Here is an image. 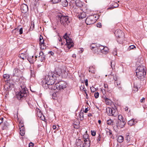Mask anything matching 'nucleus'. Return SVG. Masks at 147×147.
Wrapping results in <instances>:
<instances>
[{"mask_svg": "<svg viewBox=\"0 0 147 147\" xmlns=\"http://www.w3.org/2000/svg\"><path fill=\"white\" fill-rule=\"evenodd\" d=\"M21 71L19 69L16 68L13 71V76L19 77L21 74Z\"/></svg>", "mask_w": 147, "mask_h": 147, "instance_id": "obj_10", "label": "nucleus"}, {"mask_svg": "<svg viewBox=\"0 0 147 147\" xmlns=\"http://www.w3.org/2000/svg\"><path fill=\"white\" fill-rule=\"evenodd\" d=\"M84 144L86 145V147H89L90 146V141L88 138V135L86 134L83 136Z\"/></svg>", "mask_w": 147, "mask_h": 147, "instance_id": "obj_6", "label": "nucleus"}, {"mask_svg": "<svg viewBox=\"0 0 147 147\" xmlns=\"http://www.w3.org/2000/svg\"><path fill=\"white\" fill-rule=\"evenodd\" d=\"M19 57L21 59L23 60L25 59L26 58V57L24 54L23 53H21L19 55Z\"/></svg>", "mask_w": 147, "mask_h": 147, "instance_id": "obj_27", "label": "nucleus"}, {"mask_svg": "<svg viewBox=\"0 0 147 147\" xmlns=\"http://www.w3.org/2000/svg\"><path fill=\"white\" fill-rule=\"evenodd\" d=\"M98 50L99 52H100L101 53L102 50H103L104 47L102 45H100L99 47H98Z\"/></svg>", "mask_w": 147, "mask_h": 147, "instance_id": "obj_31", "label": "nucleus"}, {"mask_svg": "<svg viewBox=\"0 0 147 147\" xmlns=\"http://www.w3.org/2000/svg\"><path fill=\"white\" fill-rule=\"evenodd\" d=\"M43 44H42V45L43 46L45 47V44L44 43V42H43Z\"/></svg>", "mask_w": 147, "mask_h": 147, "instance_id": "obj_63", "label": "nucleus"}, {"mask_svg": "<svg viewBox=\"0 0 147 147\" xmlns=\"http://www.w3.org/2000/svg\"><path fill=\"white\" fill-rule=\"evenodd\" d=\"M137 122L138 121L136 120V119H132L128 121V123L130 126H132L134 125L136 123H137Z\"/></svg>", "mask_w": 147, "mask_h": 147, "instance_id": "obj_14", "label": "nucleus"}, {"mask_svg": "<svg viewBox=\"0 0 147 147\" xmlns=\"http://www.w3.org/2000/svg\"><path fill=\"white\" fill-rule=\"evenodd\" d=\"M34 144L32 142H30L29 144V147H34Z\"/></svg>", "mask_w": 147, "mask_h": 147, "instance_id": "obj_42", "label": "nucleus"}, {"mask_svg": "<svg viewBox=\"0 0 147 147\" xmlns=\"http://www.w3.org/2000/svg\"><path fill=\"white\" fill-rule=\"evenodd\" d=\"M114 34L116 37H117L119 38H121L124 34L123 32L120 30H116L114 32Z\"/></svg>", "mask_w": 147, "mask_h": 147, "instance_id": "obj_9", "label": "nucleus"}, {"mask_svg": "<svg viewBox=\"0 0 147 147\" xmlns=\"http://www.w3.org/2000/svg\"><path fill=\"white\" fill-rule=\"evenodd\" d=\"M20 133L21 135L22 136H24L25 133V130L24 127H20Z\"/></svg>", "mask_w": 147, "mask_h": 147, "instance_id": "obj_19", "label": "nucleus"}, {"mask_svg": "<svg viewBox=\"0 0 147 147\" xmlns=\"http://www.w3.org/2000/svg\"><path fill=\"white\" fill-rule=\"evenodd\" d=\"M109 78L110 79L109 81L111 82L114 80L115 81H116L117 80V78L116 77L115 78V76H114L113 74H112V73H111V74L109 75Z\"/></svg>", "mask_w": 147, "mask_h": 147, "instance_id": "obj_15", "label": "nucleus"}, {"mask_svg": "<svg viewBox=\"0 0 147 147\" xmlns=\"http://www.w3.org/2000/svg\"><path fill=\"white\" fill-rule=\"evenodd\" d=\"M125 140L127 142H129L130 140V137L128 133L126 134Z\"/></svg>", "mask_w": 147, "mask_h": 147, "instance_id": "obj_25", "label": "nucleus"}, {"mask_svg": "<svg viewBox=\"0 0 147 147\" xmlns=\"http://www.w3.org/2000/svg\"><path fill=\"white\" fill-rule=\"evenodd\" d=\"M80 88L81 90H82L85 91V90H86V89H85L84 87V85H83V86L81 85L80 87Z\"/></svg>", "mask_w": 147, "mask_h": 147, "instance_id": "obj_40", "label": "nucleus"}, {"mask_svg": "<svg viewBox=\"0 0 147 147\" xmlns=\"http://www.w3.org/2000/svg\"><path fill=\"white\" fill-rule=\"evenodd\" d=\"M104 87L105 88H108V84H104Z\"/></svg>", "mask_w": 147, "mask_h": 147, "instance_id": "obj_51", "label": "nucleus"}, {"mask_svg": "<svg viewBox=\"0 0 147 147\" xmlns=\"http://www.w3.org/2000/svg\"><path fill=\"white\" fill-rule=\"evenodd\" d=\"M107 124L109 125H113L114 124L113 121L112 120L110 119L107 120Z\"/></svg>", "mask_w": 147, "mask_h": 147, "instance_id": "obj_32", "label": "nucleus"}, {"mask_svg": "<svg viewBox=\"0 0 147 147\" xmlns=\"http://www.w3.org/2000/svg\"><path fill=\"white\" fill-rule=\"evenodd\" d=\"M89 71L91 73L94 74L95 73L94 68L93 67H90L89 69Z\"/></svg>", "mask_w": 147, "mask_h": 147, "instance_id": "obj_26", "label": "nucleus"}, {"mask_svg": "<svg viewBox=\"0 0 147 147\" xmlns=\"http://www.w3.org/2000/svg\"><path fill=\"white\" fill-rule=\"evenodd\" d=\"M66 42V45L67 47L69 49H70L71 47L74 46V43L71 38H69V37L67 35V33H66L63 36Z\"/></svg>", "mask_w": 147, "mask_h": 147, "instance_id": "obj_5", "label": "nucleus"}, {"mask_svg": "<svg viewBox=\"0 0 147 147\" xmlns=\"http://www.w3.org/2000/svg\"><path fill=\"white\" fill-rule=\"evenodd\" d=\"M99 93L98 92H96L94 93V96L95 98H97L99 96Z\"/></svg>", "mask_w": 147, "mask_h": 147, "instance_id": "obj_39", "label": "nucleus"}, {"mask_svg": "<svg viewBox=\"0 0 147 147\" xmlns=\"http://www.w3.org/2000/svg\"><path fill=\"white\" fill-rule=\"evenodd\" d=\"M112 109L109 107H107L106 108V112L108 115L109 116H111L113 115L112 113Z\"/></svg>", "mask_w": 147, "mask_h": 147, "instance_id": "obj_17", "label": "nucleus"}, {"mask_svg": "<svg viewBox=\"0 0 147 147\" xmlns=\"http://www.w3.org/2000/svg\"><path fill=\"white\" fill-rule=\"evenodd\" d=\"M21 10L22 13H25L28 11V5L25 4H23L20 6Z\"/></svg>", "mask_w": 147, "mask_h": 147, "instance_id": "obj_8", "label": "nucleus"}, {"mask_svg": "<svg viewBox=\"0 0 147 147\" xmlns=\"http://www.w3.org/2000/svg\"><path fill=\"white\" fill-rule=\"evenodd\" d=\"M32 71H31V76H33V74H32Z\"/></svg>", "mask_w": 147, "mask_h": 147, "instance_id": "obj_64", "label": "nucleus"}, {"mask_svg": "<svg viewBox=\"0 0 147 147\" xmlns=\"http://www.w3.org/2000/svg\"><path fill=\"white\" fill-rule=\"evenodd\" d=\"M125 123V120L118 121L116 123L117 127H119L121 128H123L124 126Z\"/></svg>", "mask_w": 147, "mask_h": 147, "instance_id": "obj_11", "label": "nucleus"}, {"mask_svg": "<svg viewBox=\"0 0 147 147\" xmlns=\"http://www.w3.org/2000/svg\"><path fill=\"white\" fill-rule=\"evenodd\" d=\"M48 53L50 55H51L52 56L53 55H54L53 52L52 51H49V52Z\"/></svg>", "mask_w": 147, "mask_h": 147, "instance_id": "obj_49", "label": "nucleus"}, {"mask_svg": "<svg viewBox=\"0 0 147 147\" xmlns=\"http://www.w3.org/2000/svg\"><path fill=\"white\" fill-rule=\"evenodd\" d=\"M58 16L61 24L64 26L68 25L69 23V18L68 16H63L61 14Z\"/></svg>", "mask_w": 147, "mask_h": 147, "instance_id": "obj_4", "label": "nucleus"}, {"mask_svg": "<svg viewBox=\"0 0 147 147\" xmlns=\"http://www.w3.org/2000/svg\"><path fill=\"white\" fill-rule=\"evenodd\" d=\"M96 26L97 27L100 28L101 27V23L99 22L96 24Z\"/></svg>", "mask_w": 147, "mask_h": 147, "instance_id": "obj_44", "label": "nucleus"}, {"mask_svg": "<svg viewBox=\"0 0 147 147\" xmlns=\"http://www.w3.org/2000/svg\"><path fill=\"white\" fill-rule=\"evenodd\" d=\"M74 127L75 128L78 129L79 128V125L78 124V125H77L76 126H74Z\"/></svg>", "mask_w": 147, "mask_h": 147, "instance_id": "obj_57", "label": "nucleus"}, {"mask_svg": "<svg viewBox=\"0 0 147 147\" xmlns=\"http://www.w3.org/2000/svg\"><path fill=\"white\" fill-rule=\"evenodd\" d=\"M43 53L42 52H41L40 53V55L41 56V61H42L43 60L45 59V57L43 56H42V55H43Z\"/></svg>", "mask_w": 147, "mask_h": 147, "instance_id": "obj_36", "label": "nucleus"}, {"mask_svg": "<svg viewBox=\"0 0 147 147\" xmlns=\"http://www.w3.org/2000/svg\"><path fill=\"white\" fill-rule=\"evenodd\" d=\"M145 68L144 66H140L137 67L136 70L137 78L141 80H144V76L146 75Z\"/></svg>", "mask_w": 147, "mask_h": 147, "instance_id": "obj_2", "label": "nucleus"}, {"mask_svg": "<svg viewBox=\"0 0 147 147\" xmlns=\"http://www.w3.org/2000/svg\"><path fill=\"white\" fill-rule=\"evenodd\" d=\"M44 39H43L41 41H39V42L40 45H42V44H44L43 42H44Z\"/></svg>", "mask_w": 147, "mask_h": 147, "instance_id": "obj_47", "label": "nucleus"}, {"mask_svg": "<svg viewBox=\"0 0 147 147\" xmlns=\"http://www.w3.org/2000/svg\"><path fill=\"white\" fill-rule=\"evenodd\" d=\"M88 117H90V116H92V114L91 113H89L88 115Z\"/></svg>", "mask_w": 147, "mask_h": 147, "instance_id": "obj_61", "label": "nucleus"}, {"mask_svg": "<svg viewBox=\"0 0 147 147\" xmlns=\"http://www.w3.org/2000/svg\"><path fill=\"white\" fill-rule=\"evenodd\" d=\"M91 90L92 92H94L95 91V88H93L92 89L91 88Z\"/></svg>", "mask_w": 147, "mask_h": 147, "instance_id": "obj_58", "label": "nucleus"}, {"mask_svg": "<svg viewBox=\"0 0 147 147\" xmlns=\"http://www.w3.org/2000/svg\"><path fill=\"white\" fill-rule=\"evenodd\" d=\"M128 110V108L127 107H126L125 108V111H127Z\"/></svg>", "mask_w": 147, "mask_h": 147, "instance_id": "obj_62", "label": "nucleus"}, {"mask_svg": "<svg viewBox=\"0 0 147 147\" xmlns=\"http://www.w3.org/2000/svg\"><path fill=\"white\" fill-rule=\"evenodd\" d=\"M118 121L124 120L123 116L121 115H119L118 116Z\"/></svg>", "mask_w": 147, "mask_h": 147, "instance_id": "obj_33", "label": "nucleus"}, {"mask_svg": "<svg viewBox=\"0 0 147 147\" xmlns=\"http://www.w3.org/2000/svg\"><path fill=\"white\" fill-rule=\"evenodd\" d=\"M145 98H143L142 99L140 100V102H144Z\"/></svg>", "mask_w": 147, "mask_h": 147, "instance_id": "obj_53", "label": "nucleus"}, {"mask_svg": "<svg viewBox=\"0 0 147 147\" xmlns=\"http://www.w3.org/2000/svg\"><path fill=\"white\" fill-rule=\"evenodd\" d=\"M111 67L112 69H115V61H112L111 62Z\"/></svg>", "mask_w": 147, "mask_h": 147, "instance_id": "obj_29", "label": "nucleus"}, {"mask_svg": "<svg viewBox=\"0 0 147 147\" xmlns=\"http://www.w3.org/2000/svg\"><path fill=\"white\" fill-rule=\"evenodd\" d=\"M3 77L4 78L5 80V81H7L9 80L10 76L8 74H4L3 75Z\"/></svg>", "mask_w": 147, "mask_h": 147, "instance_id": "obj_23", "label": "nucleus"}, {"mask_svg": "<svg viewBox=\"0 0 147 147\" xmlns=\"http://www.w3.org/2000/svg\"><path fill=\"white\" fill-rule=\"evenodd\" d=\"M61 1V0H51V1L52 2L53 4L59 3Z\"/></svg>", "mask_w": 147, "mask_h": 147, "instance_id": "obj_34", "label": "nucleus"}, {"mask_svg": "<svg viewBox=\"0 0 147 147\" xmlns=\"http://www.w3.org/2000/svg\"><path fill=\"white\" fill-rule=\"evenodd\" d=\"M112 114H113L112 116H115L117 115L116 113H115V110L113 108L112 109Z\"/></svg>", "mask_w": 147, "mask_h": 147, "instance_id": "obj_38", "label": "nucleus"}, {"mask_svg": "<svg viewBox=\"0 0 147 147\" xmlns=\"http://www.w3.org/2000/svg\"><path fill=\"white\" fill-rule=\"evenodd\" d=\"M108 131H107V134L109 137H111L113 136L111 131L109 129H108Z\"/></svg>", "mask_w": 147, "mask_h": 147, "instance_id": "obj_28", "label": "nucleus"}, {"mask_svg": "<svg viewBox=\"0 0 147 147\" xmlns=\"http://www.w3.org/2000/svg\"><path fill=\"white\" fill-rule=\"evenodd\" d=\"M86 14L84 13H82L80 16L79 18L82 19L86 17Z\"/></svg>", "mask_w": 147, "mask_h": 147, "instance_id": "obj_30", "label": "nucleus"}, {"mask_svg": "<svg viewBox=\"0 0 147 147\" xmlns=\"http://www.w3.org/2000/svg\"><path fill=\"white\" fill-rule=\"evenodd\" d=\"M60 2L63 7H66L68 5V3L66 0H61Z\"/></svg>", "mask_w": 147, "mask_h": 147, "instance_id": "obj_20", "label": "nucleus"}, {"mask_svg": "<svg viewBox=\"0 0 147 147\" xmlns=\"http://www.w3.org/2000/svg\"><path fill=\"white\" fill-rule=\"evenodd\" d=\"M90 49L92 50L95 53H98L99 51L98 50V47L95 46V47H90Z\"/></svg>", "mask_w": 147, "mask_h": 147, "instance_id": "obj_18", "label": "nucleus"}, {"mask_svg": "<svg viewBox=\"0 0 147 147\" xmlns=\"http://www.w3.org/2000/svg\"><path fill=\"white\" fill-rule=\"evenodd\" d=\"M88 80L87 79H86L85 81V84L87 86H88Z\"/></svg>", "mask_w": 147, "mask_h": 147, "instance_id": "obj_54", "label": "nucleus"}, {"mask_svg": "<svg viewBox=\"0 0 147 147\" xmlns=\"http://www.w3.org/2000/svg\"><path fill=\"white\" fill-rule=\"evenodd\" d=\"M3 118H2L0 119V124H1L3 122Z\"/></svg>", "mask_w": 147, "mask_h": 147, "instance_id": "obj_52", "label": "nucleus"}, {"mask_svg": "<svg viewBox=\"0 0 147 147\" xmlns=\"http://www.w3.org/2000/svg\"><path fill=\"white\" fill-rule=\"evenodd\" d=\"M20 34H21L23 33V28H21L19 30Z\"/></svg>", "mask_w": 147, "mask_h": 147, "instance_id": "obj_45", "label": "nucleus"}, {"mask_svg": "<svg viewBox=\"0 0 147 147\" xmlns=\"http://www.w3.org/2000/svg\"><path fill=\"white\" fill-rule=\"evenodd\" d=\"M9 124L7 121H4L3 123V125L2 128L3 130L7 129L9 127Z\"/></svg>", "mask_w": 147, "mask_h": 147, "instance_id": "obj_16", "label": "nucleus"}, {"mask_svg": "<svg viewBox=\"0 0 147 147\" xmlns=\"http://www.w3.org/2000/svg\"><path fill=\"white\" fill-rule=\"evenodd\" d=\"M19 125L20 127H24L23 124L21 123L20 122L19 123Z\"/></svg>", "mask_w": 147, "mask_h": 147, "instance_id": "obj_50", "label": "nucleus"}, {"mask_svg": "<svg viewBox=\"0 0 147 147\" xmlns=\"http://www.w3.org/2000/svg\"><path fill=\"white\" fill-rule=\"evenodd\" d=\"M108 48L106 47H105L103 50H102L101 53L103 54H106L108 52Z\"/></svg>", "mask_w": 147, "mask_h": 147, "instance_id": "obj_24", "label": "nucleus"}, {"mask_svg": "<svg viewBox=\"0 0 147 147\" xmlns=\"http://www.w3.org/2000/svg\"><path fill=\"white\" fill-rule=\"evenodd\" d=\"M119 6V5L117 3H115L114 4V5L113 6V8H115L118 7Z\"/></svg>", "mask_w": 147, "mask_h": 147, "instance_id": "obj_41", "label": "nucleus"}, {"mask_svg": "<svg viewBox=\"0 0 147 147\" xmlns=\"http://www.w3.org/2000/svg\"><path fill=\"white\" fill-rule=\"evenodd\" d=\"M135 48H136V47L134 45H131L128 48V50L130 51L131 50L134 49Z\"/></svg>", "mask_w": 147, "mask_h": 147, "instance_id": "obj_35", "label": "nucleus"}, {"mask_svg": "<svg viewBox=\"0 0 147 147\" xmlns=\"http://www.w3.org/2000/svg\"><path fill=\"white\" fill-rule=\"evenodd\" d=\"M91 134L93 136H95L96 133V132L94 131H91Z\"/></svg>", "mask_w": 147, "mask_h": 147, "instance_id": "obj_43", "label": "nucleus"}, {"mask_svg": "<svg viewBox=\"0 0 147 147\" xmlns=\"http://www.w3.org/2000/svg\"><path fill=\"white\" fill-rule=\"evenodd\" d=\"M100 138H101L100 135V134H99L98 136V137L97 138V140L98 142L100 141Z\"/></svg>", "mask_w": 147, "mask_h": 147, "instance_id": "obj_46", "label": "nucleus"}, {"mask_svg": "<svg viewBox=\"0 0 147 147\" xmlns=\"http://www.w3.org/2000/svg\"><path fill=\"white\" fill-rule=\"evenodd\" d=\"M13 84H9L5 85L4 86V88L8 92L11 90L12 88L13 87Z\"/></svg>", "mask_w": 147, "mask_h": 147, "instance_id": "obj_13", "label": "nucleus"}, {"mask_svg": "<svg viewBox=\"0 0 147 147\" xmlns=\"http://www.w3.org/2000/svg\"><path fill=\"white\" fill-rule=\"evenodd\" d=\"M76 144L78 147H86V145L84 144L80 139H78L77 141Z\"/></svg>", "mask_w": 147, "mask_h": 147, "instance_id": "obj_12", "label": "nucleus"}, {"mask_svg": "<svg viewBox=\"0 0 147 147\" xmlns=\"http://www.w3.org/2000/svg\"><path fill=\"white\" fill-rule=\"evenodd\" d=\"M123 140V137L122 136H119L118 137L117 141L119 143H121Z\"/></svg>", "mask_w": 147, "mask_h": 147, "instance_id": "obj_21", "label": "nucleus"}, {"mask_svg": "<svg viewBox=\"0 0 147 147\" xmlns=\"http://www.w3.org/2000/svg\"><path fill=\"white\" fill-rule=\"evenodd\" d=\"M21 88H20V91L16 94L17 98L19 100H22V99L25 98L27 95L28 91L27 88L24 86H21Z\"/></svg>", "mask_w": 147, "mask_h": 147, "instance_id": "obj_3", "label": "nucleus"}, {"mask_svg": "<svg viewBox=\"0 0 147 147\" xmlns=\"http://www.w3.org/2000/svg\"><path fill=\"white\" fill-rule=\"evenodd\" d=\"M88 108H87L85 109V110H84V112L85 113H87V111H88Z\"/></svg>", "mask_w": 147, "mask_h": 147, "instance_id": "obj_56", "label": "nucleus"}, {"mask_svg": "<svg viewBox=\"0 0 147 147\" xmlns=\"http://www.w3.org/2000/svg\"><path fill=\"white\" fill-rule=\"evenodd\" d=\"M79 115H80V119L82 118V119H81V120H82L83 118L84 113L83 112L80 113Z\"/></svg>", "mask_w": 147, "mask_h": 147, "instance_id": "obj_37", "label": "nucleus"}, {"mask_svg": "<svg viewBox=\"0 0 147 147\" xmlns=\"http://www.w3.org/2000/svg\"><path fill=\"white\" fill-rule=\"evenodd\" d=\"M53 129H55L57 128V127L55 125H53L52 127Z\"/></svg>", "mask_w": 147, "mask_h": 147, "instance_id": "obj_59", "label": "nucleus"}, {"mask_svg": "<svg viewBox=\"0 0 147 147\" xmlns=\"http://www.w3.org/2000/svg\"><path fill=\"white\" fill-rule=\"evenodd\" d=\"M38 117H39L41 120L42 121H44L45 119V118L44 115L40 112L39 114H38Z\"/></svg>", "mask_w": 147, "mask_h": 147, "instance_id": "obj_22", "label": "nucleus"}, {"mask_svg": "<svg viewBox=\"0 0 147 147\" xmlns=\"http://www.w3.org/2000/svg\"><path fill=\"white\" fill-rule=\"evenodd\" d=\"M61 74V70L58 71H55L54 72L49 71L41 82L43 88L45 89L49 88L52 90L57 89L61 90L67 87V84L65 81H60L56 83L55 85H53L55 81L58 79Z\"/></svg>", "mask_w": 147, "mask_h": 147, "instance_id": "obj_1", "label": "nucleus"}, {"mask_svg": "<svg viewBox=\"0 0 147 147\" xmlns=\"http://www.w3.org/2000/svg\"><path fill=\"white\" fill-rule=\"evenodd\" d=\"M40 46L41 49H45L46 48V47L43 46L42 45H40Z\"/></svg>", "mask_w": 147, "mask_h": 147, "instance_id": "obj_48", "label": "nucleus"}, {"mask_svg": "<svg viewBox=\"0 0 147 147\" xmlns=\"http://www.w3.org/2000/svg\"><path fill=\"white\" fill-rule=\"evenodd\" d=\"M95 22L94 18L93 16H89L86 18L85 21V22L87 25L92 24Z\"/></svg>", "mask_w": 147, "mask_h": 147, "instance_id": "obj_7", "label": "nucleus"}, {"mask_svg": "<svg viewBox=\"0 0 147 147\" xmlns=\"http://www.w3.org/2000/svg\"><path fill=\"white\" fill-rule=\"evenodd\" d=\"M117 83V86H118L120 84V83L119 82H116V81H115V83Z\"/></svg>", "mask_w": 147, "mask_h": 147, "instance_id": "obj_60", "label": "nucleus"}, {"mask_svg": "<svg viewBox=\"0 0 147 147\" xmlns=\"http://www.w3.org/2000/svg\"><path fill=\"white\" fill-rule=\"evenodd\" d=\"M43 38L42 36L41 35H40V38H39V41H41L42 40H43Z\"/></svg>", "mask_w": 147, "mask_h": 147, "instance_id": "obj_55", "label": "nucleus"}]
</instances>
